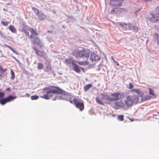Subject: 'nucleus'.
<instances>
[{"instance_id":"nucleus-7","label":"nucleus","mask_w":159,"mask_h":159,"mask_svg":"<svg viewBox=\"0 0 159 159\" xmlns=\"http://www.w3.org/2000/svg\"><path fill=\"white\" fill-rule=\"evenodd\" d=\"M73 102L75 107L82 111L84 109V102L83 100L80 99L74 98L73 100Z\"/></svg>"},{"instance_id":"nucleus-4","label":"nucleus","mask_w":159,"mask_h":159,"mask_svg":"<svg viewBox=\"0 0 159 159\" xmlns=\"http://www.w3.org/2000/svg\"><path fill=\"white\" fill-rule=\"evenodd\" d=\"M139 100V97L136 95H129L127 96L125 103L126 106L129 107L132 106L134 104H136Z\"/></svg>"},{"instance_id":"nucleus-11","label":"nucleus","mask_w":159,"mask_h":159,"mask_svg":"<svg viewBox=\"0 0 159 159\" xmlns=\"http://www.w3.org/2000/svg\"><path fill=\"white\" fill-rule=\"evenodd\" d=\"M125 102L120 101L115 102V105L114 108L116 110H117L120 108L125 107Z\"/></svg>"},{"instance_id":"nucleus-36","label":"nucleus","mask_w":159,"mask_h":159,"mask_svg":"<svg viewBox=\"0 0 159 159\" xmlns=\"http://www.w3.org/2000/svg\"><path fill=\"white\" fill-rule=\"evenodd\" d=\"M128 89H131L134 87L133 85L131 83H129V85Z\"/></svg>"},{"instance_id":"nucleus-31","label":"nucleus","mask_w":159,"mask_h":159,"mask_svg":"<svg viewBox=\"0 0 159 159\" xmlns=\"http://www.w3.org/2000/svg\"><path fill=\"white\" fill-rule=\"evenodd\" d=\"M148 89H149V93L150 94L152 95V96L155 95V93L152 89L150 88H149Z\"/></svg>"},{"instance_id":"nucleus-9","label":"nucleus","mask_w":159,"mask_h":159,"mask_svg":"<svg viewBox=\"0 0 159 159\" xmlns=\"http://www.w3.org/2000/svg\"><path fill=\"white\" fill-rule=\"evenodd\" d=\"M16 96H13L12 95H9L6 98H2L0 100V103L2 105H4L7 102H9L13 101L16 98Z\"/></svg>"},{"instance_id":"nucleus-32","label":"nucleus","mask_w":159,"mask_h":159,"mask_svg":"<svg viewBox=\"0 0 159 159\" xmlns=\"http://www.w3.org/2000/svg\"><path fill=\"white\" fill-rule=\"evenodd\" d=\"M39 97L38 95L32 96L31 97V99L32 100H36L39 98Z\"/></svg>"},{"instance_id":"nucleus-35","label":"nucleus","mask_w":159,"mask_h":159,"mask_svg":"<svg viewBox=\"0 0 159 159\" xmlns=\"http://www.w3.org/2000/svg\"><path fill=\"white\" fill-rule=\"evenodd\" d=\"M32 9L34 11L35 13H37V15L38 14V13H39L40 12H39V10L38 9H37V8H36L33 7L32 8Z\"/></svg>"},{"instance_id":"nucleus-3","label":"nucleus","mask_w":159,"mask_h":159,"mask_svg":"<svg viewBox=\"0 0 159 159\" xmlns=\"http://www.w3.org/2000/svg\"><path fill=\"white\" fill-rule=\"evenodd\" d=\"M30 30L31 34L29 36V38L31 42L33 44H37L40 48L42 47L43 44L42 43L39 38L36 36L38 35V34L33 29H30Z\"/></svg>"},{"instance_id":"nucleus-33","label":"nucleus","mask_w":159,"mask_h":159,"mask_svg":"<svg viewBox=\"0 0 159 159\" xmlns=\"http://www.w3.org/2000/svg\"><path fill=\"white\" fill-rule=\"evenodd\" d=\"M124 116L123 115H120L118 116V119L119 120L122 121L124 120Z\"/></svg>"},{"instance_id":"nucleus-21","label":"nucleus","mask_w":159,"mask_h":159,"mask_svg":"<svg viewBox=\"0 0 159 159\" xmlns=\"http://www.w3.org/2000/svg\"><path fill=\"white\" fill-rule=\"evenodd\" d=\"M120 26H121L125 30H129V24H126L125 23H120Z\"/></svg>"},{"instance_id":"nucleus-14","label":"nucleus","mask_w":159,"mask_h":159,"mask_svg":"<svg viewBox=\"0 0 159 159\" xmlns=\"http://www.w3.org/2000/svg\"><path fill=\"white\" fill-rule=\"evenodd\" d=\"M39 19L40 20H43L46 18V16L42 12H40L37 15Z\"/></svg>"},{"instance_id":"nucleus-20","label":"nucleus","mask_w":159,"mask_h":159,"mask_svg":"<svg viewBox=\"0 0 159 159\" xmlns=\"http://www.w3.org/2000/svg\"><path fill=\"white\" fill-rule=\"evenodd\" d=\"M102 96V99H106L107 101H111V96L110 97L107 94H105L103 93L101 94Z\"/></svg>"},{"instance_id":"nucleus-47","label":"nucleus","mask_w":159,"mask_h":159,"mask_svg":"<svg viewBox=\"0 0 159 159\" xmlns=\"http://www.w3.org/2000/svg\"><path fill=\"white\" fill-rule=\"evenodd\" d=\"M73 102V101H70V103H72Z\"/></svg>"},{"instance_id":"nucleus-12","label":"nucleus","mask_w":159,"mask_h":159,"mask_svg":"<svg viewBox=\"0 0 159 159\" xmlns=\"http://www.w3.org/2000/svg\"><path fill=\"white\" fill-rule=\"evenodd\" d=\"M109 4L115 7H120L122 5V2L118 0H111L110 1Z\"/></svg>"},{"instance_id":"nucleus-34","label":"nucleus","mask_w":159,"mask_h":159,"mask_svg":"<svg viewBox=\"0 0 159 159\" xmlns=\"http://www.w3.org/2000/svg\"><path fill=\"white\" fill-rule=\"evenodd\" d=\"M1 23L3 26H6L8 25L9 23V22L2 21H1Z\"/></svg>"},{"instance_id":"nucleus-39","label":"nucleus","mask_w":159,"mask_h":159,"mask_svg":"<svg viewBox=\"0 0 159 159\" xmlns=\"http://www.w3.org/2000/svg\"><path fill=\"white\" fill-rule=\"evenodd\" d=\"M156 39L157 40V43L159 45V36H157L156 37Z\"/></svg>"},{"instance_id":"nucleus-19","label":"nucleus","mask_w":159,"mask_h":159,"mask_svg":"<svg viewBox=\"0 0 159 159\" xmlns=\"http://www.w3.org/2000/svg\"><path fill=\"white\" fill-rule=\"evenodd\" d=\"M76 61L74 60L73 58H70L68 59H66L65 60V62L68 64L72 63L73 65V63H74V62H75Z\"/></svg>"},{"instance_id":"nucleus-29","label":"nucleus","mask_w":159,"mask_h":159,"mask_svg":"<svg viewBox=\"0 0 159 159\" xmlns=\"http://www.w3.org/2000/svg\"><path fill=\"white\" fill-rule=\"evenodd\" d=\"M6 46L8 48H9L14 53H15L16 54H17V55H18V52H16L15 50H13L12 48L8 45H6Z\"/></svg>"},{"instance_id":"nucleus-13","label":"nucleus","mask_w":159,"mask_h":159,"mask_svg":"<svg viewBox=\"0 0 159 159\" xmlns=\"http://www.w3.org/2000/svg\"><path fill=\"white\" fill-rule=\"evenodd\" d=\"M33 48L35 51L36 53L38 56L41 57H43V51L38 50L35 47H34Z\"/></svg>"},{"instance_id":"nucleus-44","label":"nucleus","mask_w":159,"mask_h":159,"mask_svg":"<svg viewBox=\"0 0 159 159\" xmlns=\"http://www.w3.org/2000/svg\"><path fill=\"white\" fill-rule=\"evenodd\" d=\"M111 59H112L113 62H114V61H115V60H114V57L113 56H111Z\"/></svg>"},{"instance_id":"nucleus-18","label":"nucleus","mask_w":159,"mask_h":159,"mask_svg":"<svg viewBox=\"0 0 159 159\" xmlns=\"http://www.w3.org/2000/svg\"><path fill=\"white\" fill-rule=\"evenodd\" d=\"M129 30L137 31L139 30V28L137 26H134L131 24H129Z\"/></svg>"},{"instance_id":"nucleus-38","label":"nucleus","mask_w":159,"mask_h":159,"mask_svg":"<svg viewBox=\"0 0 159 159\" xmlns=\"http://www.w3.org/2000/svg\"><path fill=\"white\" fill-rule=\"evenodd\" d=\"M60 99V98L58 96H56L53 98V100L55 101L57 99Z\"/></svg>"},{"instance_id":"nucleus-25","label":"nucleus","mask_w":159,"mask_h":159,"mask_svg":"<svg viewBox=\"0 0 159 159\" xmlns=\"http://www.w3.org/2000/svg\"><path fill=\"white\" fill-rule=\"evenodd\" d=\"M7 70V69L3 70L2 67L0 68V77H2L4 75L5 71Z\"/></svg>"},{"instance_id":"nucleus-41","label":"nucleus","mask_w":159,"mask_h":159,"mask_svg":"<svg viewBox=\"0 0 159 159\" xmlns=\"http://www.w3.org/2000/svg\"><path fill=\"white\" fill-rule=\"evenodd\" d=\"M11 89L9 88H7L6 89V91H8V92H10L11 91Z\"/></svg>"},{"instance_id":"nucleus-22","label":"nucleus","mask_w":159,"mask_h":159,"mask_svg":"<svg viewBox=\"0 0 159 159\" xmlns=\"http://www.w3.org/2000/svg\"><path fill=\"white\" fill-rule=\"evenodd\" d=\"M92 87L91 84H88L84 86V89L85 92H86Z\"/></svg>"},{"instance_id":"nucleus-24","label":"nucleus","mask_w":159,"mask_h":159,"mask_svg":"<svg viewBox=\"0 0 159 159\" xmlns=\"http://www.w3.org/2000/svg\"><path fill=\"white\" fill-rule=\"evenodd\" d=\"M150 98V97L148 95H146L144 97H142L141 99V101L142 102H143L149 99Z\"/></svg>"},{"instance_id":"nucleus-23","label":"nucleus","mask_w":159,"mask_h":159,"mask_svg":"<svg viewBox=\"0 0 159 159\" xmlns=\"http://www.w3.org/2000/svg\"><path fill=\"white\" fill-rule=\"evenodd\" d=\"M9 30L13 33H16V30L14 27L12 25H10L9 27Z\"/></svg>"},{"instance_id":"nucleus-49","label":"nucleus","mask_w":159,"mask_h":159,"mask_svg":"<svg viewBox=\"0 0 159 159\" xmlns=\"http://www.w3.org/2000/svg\"><path fill=\"white\" fill-rule=\"evenodd\" d=\"M1 67H2V66L0 65V68H1Z\"/></svg>"},{"instance_id":"nucleus-43","label":"nucleus","mask_w":159,"mask_h":159,"mask_svg":"<svg viewBox=\"0 0 159 159\" xmlns=\"http://www.w3.org/2000/svg\"><path fill=\"white\" fill-rule=\"evenodd\" d=\"M13 58L14 59H15V60H16V61L17 62H19V61H18V60H17L15 57H13Z\"/></svg>"},{"instance_id":"nucleus-30","label":"nucleus","mask_w":159,"mask_h":159,"mask_svg":"<svg viewBox=\"0 0 159 159\" xmlns=\"http://www.w3.org/2000/svg\"><path fill=\"white\" fill-rule=\"evenodd\" d=\"M11 79L13 80L15 77V73L12 69H11Z\"/></svg>"},{"instance_id":"nucleus-45","label":"nucleus","mask_w":159,"mask_h":159,"mask_svg":"<svg viewBox=\"0 0 159 159\" xmlns=\"http://www.w3.org/2000/svg\"><path fill=\"white\" fill-rule=\"evenodd\" d=\"M25 96L27 97H29L30 96V95L29 94L27 93L25 94Z\"/></svg>"},{"instance_id":"nucleus-27","label":"nucleus","mask_w":159,"mask_h":159,"mask_svg":"<svg viewBox=\"0 0 159 159\" xmlns=\"http://www.w3.org/2000/svg\"><path fill=\"white\" fill-rule=\"evenodd\" d=\"M96 100L97 103L102 105H103V102L101 101V100L98 97H97L96 98Z\"/></svg>"},{"instance_id":"nucleus-46","label":"nucleus","mask_w":159,"mask_h":159,"mask_svg":"<svg viewBox=\"0 0 159 159\" xmlns=\"http://www.w3.org/2000/svg\"><path fill=\"white\" fill-rule=\"evenodd\" d=\"M143 0L146 1H151V0Z\"/></svg>"},{"instance_id":"nucleus-6","label":"nucleus","mask_w":159,"mask_h":159,"mask_svg":"<svg viewBox=\"0 0 159 159\" xmlns=\"http://www.w3.org/2000/svg\"><path fill=\"white\" fill-rule=\"evenodd\" d=\"M148 19L154 22H159V7L156 8L154 13L149 14Z\"/></svg>"},{"instance_id":"nucleus-37","label":"nucleus","mask_w":159,"mask_h":159,"mask_svg":"<svg viewBox=\"0 0 159 159\" xmlns=\"http://www.w3.org/2000/svg\"><path fill=\"white\" fill-rule=\"evenodd\" d=\"M4 93L3 92H0V98H3L4 96Z\"/></svg>"},{"instance_id":"nucleus-5","label":"nucleus","mask_w":159,"mask_h":159,"mask_svg":"<svg viewBox=\"0 0 159 159\" xmlns=\"http://www.w3.org/2000/svg\"><path fill=\"white\" fill-rule=\"evenodd\" d=\"M110 96H111V101H112L121 100L125 97L124 93L120 91L114 92L113 93H111Z\"/></svg>"},{"instance_id":"nucleus-17","label":"nucleus","mask_w":159,"mask_h":159,"mask_svg":"<svg viewBox=\"0 0 159 159\" xmlns=\"http://www.w3.org/2000/svg\"><path fill=\"white\" fill-rule=\"evenodd\" d=\"M131 92H134L137 93L140 96L142 97L143 96V93L141 92L140 90L138 89H132L131 90Z\"/></svg>"},{"instance_id":"nucleus-28","label":"nucleus","mask_w":159,"mask_h":159,"mask_svg":"<svg viewBox=\"0 0 159 159\" xmlns=\"http://www.w3.org/2000/svg\"><path fill=\"white\" fill-rule=\"evenodd\" d=\"M43 65L42 64L39 63L37 64V68L39 70L42 69L43 68Z\"/></svg>"},{"instance_id":"nucleus-26","label":"nucleus","mask_w":159,"mask_h":159,"mask_svg":"<svg viewBox=\"0 0 159 159\" xmlns=\"http://www.w3.org/2000/svg\"><path fill=\"white\" fill-rule=\"evenodd\" d=\"M52 67L51 65H48L47 66L46 69V71L47 72H49L51 71Z\"/></svg>"},{"instance_id":"nucleus-1","label":"nucleus","mask_w":159,"mask_h":159,"mask_svg":"<svg viewBox=\"0 0 159 159\" xmlns=\"http://www.w3.org/2000/svg\"><path fill=\"white\" fill-rule=\"evenodd\" d=\"M90 53L89 51L85 50H76L74 51L72 55L76 58H83L84 59V61H78V63L80 65L84 66L89 65L87 60L89 58Z\"/></svg>"},{"instance_id":"nucleus-2","label":"nucleus","mask_w":159,"mask_h":159,"mask_svg":"<svg viewBox=\"0 0 159 159\" xmlns=\"http://www.w3.org/2000/svg\"><path fill=\"white\" fill-rule=\"evenodd\" d=\"M44 90H46V94L43 96V98L45 99H48L53 96V94H59L63 95H66V92L61 89L59 87L53 86L51 88H46L44 89Z\"/></svg>"},{"instance_id":"nucleus-10","label":"nucleus","mask_w":159,"mask_h":159,"mask_svg":"<svg viewBox=\"0 0 159 159\" xmlns=\"http://www.w3.org/2000/svg\"><path fill=\"white\" fill-rule=\"evenodd\" d=\"M21 28L22 29L20 30V31L24 33L26 36L29 37L30 35L29 31L31 33L30 29L32 28H29L27 25H23L21 26Z\"/></svg>"},{"instance_id":"nucleus-40","label":"nucleus","mask_w":159,"mask_h":159,"mask_svg":"<svg viewBox=\"0 0 159 159\" xmlns=\"http://www.w3.org/2000/svg\"><path fill=\"white\" fill-rule=\"evenodd\" d=\"M114 62L116 64V65L117 66H119V63L117 61H114Z\"/></svg>"},{"instance_id":"nucleus-48","label":"nucleus","mask_w":159,"mask_h":159,"mask_svg":"<svg viewBox=\"0 0 159 159\" xmlns=\"http://www.w3.org/2000/svg\"><path fill=\"white\" fill-rule=\"evenodd\" d=\"M157 113L159 115V112H157Z\"/></svg>"},{"instance_id":"nucleus-42","label":"nucleus","mask_w":159,"mask_h":159,"mask_svg":"<svg viewBox=\"0 0 159 159\" xmlns=\"http://www.w3.org/2000/svg\"><path fill=\"white\" fill-rule=\"evenodd\" d=\"M80 69H81V70H82V71L84 72V71H85V69H84L83 68V67H80Z\"/></svg>"},{"instance_id":"nucleus-15","label":"nucleus","mask_w":159,"mask_h":159,"mask_svg":"<svg viewBox=\"0 0 159 159\" xmlns=\"http://www.w3.org/2000/svg\"><path fill=\"white\" fill-rule=\"evenodd\" d=\"M90 59L92 61L94 62L98 60L99 57L98 56H96L95 54L93 53L91 54Z\"/></svg>"},{"instance_id":"nucleus-8","label":"nucleus","mask_w":159,"mask_h":159,"mask_svg":"<svg viewBox=\"0 0 159 159\" xmlns=\"http://www.w3.org/2000/svg\"><path fill=\"white\" fill-rule=\"evenodd\" d=\"M126 9L120 7H114L110 11V13L112 15L120 14L126 12Z\"/></svg>"},{"instance_id":"nucleus-16","label":"nucleus","mask_w":159,"mask_h":159,"mask_svg":"<svg viewBox=\"0 0 159 159\" xmlns=\"http://www.w3.org/2000/svg\"><path fill=\"white\" fill-rule=\"evenodd\" d=\"M73 66L74 67H73V69L75 72L78 73H80L81 72V70L80 69V67L78 65H76L75 63H73Z\"/></svg>"}]
</instances>
